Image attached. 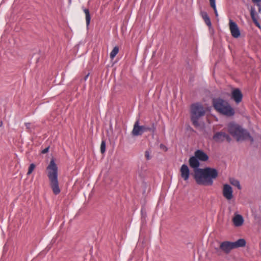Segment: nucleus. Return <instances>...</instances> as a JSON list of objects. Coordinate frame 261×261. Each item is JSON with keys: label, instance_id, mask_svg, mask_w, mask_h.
I'll list each match as a JSON object with an SVG mask.
<instances>
[{"label": "nucleus", "instance_id": "obj_29", "mask_svg": "<svg viewBox=\"0 0 261 261\" xmlns=\"http://www.w3.org/2000/svg\"><path fill=\"white\" fill-rule=\"evenodd\" d=\"M25 125L27 128L30 129V126H31V123H25Z\"/></svg>", "mask_w": 261, "mask_h": 261}, {"label": "nucleus", "instance_id": "obj_3", "mask_svg": "<svg viewBox=\"0 0 261 261\" xmlns=\"http://www.w3.org/2000/svg\"><path fill=\"white\" fill-rule=\"evenodd\" d=\"M227 128L229 134L235 138L238 141L247 139H250L251 141L253 140L247 130L234 122L229 123L227 125Z\"/></svg>", "mask_w": 261, "mask_h": 261}, {"label": "nucleus", "instance_id": "obj_22", "mask_svg": "<svg viewBox=\"0 0 261 261\" xmlns=\"http://www.w3.org/2000/svg\"><path fill=\"white\" fill-rule=\"evenodd\" d=\"M100 151L103 153L106 151V142L105 141H102L100 145Z\"/></svg>", "mask_w": 261, "mask_h": 261}, {"label": "nucleus", "instance_id": "obj_17", "mask_svg": "<svg viewBox=\"0 0 261 261\" xmlns=\"http://www.w3.org/2000/svg\"><path fill=\"white\" fill-rule=\"evenodd\" d=\"M202 16L205 23L209 27L211 26L212 23L207 13L205 12L202 13Z\"/></svg>", "mask_w": 261, "mask_h": 261}, {"label": "nucleus", "instance_id": "obj_1", "mask_svg": "<svg viewBox=\"0 0 261 261\" xmlns=\"http://www.w3.org/2000/svg\"><path fill=\"white\" fill-rule=\"evenodd\" d=\"M218 175V172L216 169L206 167L198 170L194 174V179L199 185L212 186Z\"/></svg>", "mask_w": 261, "mask_h": 261}, {"label": "nucleus", "instance_id": "obj_23", "mask_svg": "<svg viewBox=\"0 0 261 261\" xmlns=\"http://www.w3.org/2000/svg\"><path fill=\"white\" fill-rule=\"evenodd\" d=\"M35 168V164H31L30 166H29V170H28V173H27V174L28 175H30L31 174L32 172L33 171V170H34Z\"/></svg>", "mask_w": 261, "mask_h": 261}, {"label": "nucleus", "instance_id": "obj_19", "mask_svg": "<svg viewBox=\"0 0 261 261\" xmlns=\"http://www.w3.org/2000/svg\"><path fill=\"white\" fill-rule=\"evenodd\" d=\"M84 12L86 15V24L87 26H88L90 24V20H91L90 13H89V10L87 9H84Z\"/></svg>", "mask_w": 261, "mask_h": 261}, {"label": "nucleus", "instance_id": "obj_15", "mask_svg": "<svg viewBox=\"0 0 261 261\" xmlns=\"http://www.w3.org/2000/svg\"><path fill=\"white\" fill-rule=\"evenodd\" d=\"M225 133L218 132L213 136V139L217 142H222L225 140Z\"/></svg>", "mask_w": 261, "mask_h": 261}, {"label": "nucleus", "instance_id": "obj_24", "mask_svg": "<svg viewBox=\"0 0 261 261\" xmlns=\"http://www.w3.org/2000/svg\"><path fill=\"white\" fill-rule=\"evenodd\" d=\"M250 15H251V17L252 20L255 21V20L256 19L255 17L254 10L253 9H251V12H250Z\"/></svg>", "mask_w": 261, "mask_h": 261}, {"label": "nucleus", "instance_id": "obj_2", "mask_svg": "<svg viewBox=\"0 0 261 261\" xmlns=\"http://www.w3.org/2000/svg\"><path fill=\"white\" fill-rule=\"evenodd\" d=\"M47 176L49 185L55 195L59 194L60 192L58 181V169L54 159H51L46 168Z\"/></svg>", "mask_w": 261, "mask_h": 261}, {"label": "nucleus", "instance_id": "obj_16", "mask_svg": "<svg viewBox=\"0 0 261 261\" xmlns=\"http://www.w3.org/2000/svg\"><path fill=\"white\" fill-rule=\"evenodd\" d=\"M234 248L244 247L246 245V241L244 239H240L237 241L232 242Z\"/></svg>", "mask_w": 261, "mask_h": 261}, {"label": "nucleus", "instance_id": "obj_12", "mask_svg": "<svg viewBox=\"0 0 261 261\" xmlns=\"http://www.w3.org/2000/svg\"><path fill=\"white\" fill-rule=\"evenodd\" d=\"M231 95V98L237 103H239L242 101L243 95L239 89H233L232 91Z\"/></svg>", "mask_w": 261, "mask_h": 261}, {"label": "nucleus", "instance_id": "obj_28", "mask_svg": "<svg viewBox=\"0 0 261 261\" xmlns=\"http://www.w3.org/2000/svg\"><path fill=\"white\" fill-rule=\"evenodd\" d=\"M48 150H49V147H46V148H44V149H43L42 150L41 152L43 154H45L48 151Z\"/></svg>", "mask_w": 261, "mask_h": 261}, {"label": "nucleus", "instance_id": "obj_26", "mask_svg": "<svg viewBox=\"0 0 261 261\" xmlns=\"http://www.w3.org/2000/svg\"><path fill=\"white\" fill-rule=\"evenodd\" d=\"M252 2L254 3H256L257 6L258 7H260V5L261 4V0H252Z\"/></svg>", "mask_w": 261, "mask_h": 261}, {"label": "nucleus", "instance_id": "obj_18", "mask_svg": "<svg viewBox=\"0 0 261 261\" xmlns=\"http://www.w3.org/2000/svg\"><path fill=\"white\" fill-rule=\"evenodd\" d=\"M230 183L234 186L237 187L239 189H241V187L240 184V182L238 180L236 179L233 178H231L229 179Z\"/></svg>", "mask_w": 261, "mask_h": 261}, {"label": "nucleus", "instance_id": "obj_4", "mask_svg": "<svg viewBox=\"0 0 261 261\" xmlns=\"http://www.w3.org/2000/svg\"><path fill=\"white\" fill-rule=\"evenodd\" d=\"M213 105L215 109L220 114L231 117L234 115V110L228 103V102L220 99L216 98L213 99Z\"/></svg>", "mask_w": 261, "mask_h": 261}, {"label": "nucleus", "instance_id": "obj_14", "mask_svg": "<svg viewBox=\"0 0 261 261\" xmlns=\"http://www.w3.org/2000/svg\"><path fill=\"white\" fill-rule=\"evenodd\" d=\"M232 221L235 226L239 227L243 224L244 219L241 215L238 214L233 218Z\"/></svg>", "mask_w": 261, "mask_h": 261}, {"label": "nucleus", "instance_id": "obj_8", "mask_svg": "<svg viewBox=\"0 0 261 261\" xmlns=\"http://www.w3.org/2000/svg\"><path fill=\"white\" fill-rule=\"evenodd\" d=\"M222 194L227 200H230L233 198V190L232 187L228 184H224L223 186Z\"/></svg>", "mask_w": 261, "mask_h": 261}, {"label": "nucleus", "instance_id": "obj_10", "mask_svg": "<svg viewBox=\"0 0 261 261\" xmlns=\"http://www.w3.org/2000/svg\"><path fill=\"white\" fill-rule=\"evenodd\" d=\"M189 163L190 167L193 169L194 174L198 170L201 169L199 168L200 163L199 160L194 155L190 158Z\"/></svg>", "mask_w": 261, "mask_h": 261}, {"label": "nucleus", "instance_id": "obj_27", "mask_svg": "<svg viewBox=\"0 0 261 261\" xmlns=\"http://www.w3.org/2000/svg\"><path fill=\"white\" fill-rule=\"evenodd\" d=\"M225 139L228 142H230L231 141V138L230 136L226 134V133L225 135Z\"/></svg>", "mask_w": 261, "mask_h": 261}, {"label": "nucleus", "instance_id": "obj_11", "mask_svg": "<svg viewBox=\"0 0 261 261\" xmlns=\"http://www.w3.org/2000/svg\"><path fill=\"white\" fill-rule=\"evenodd\" d=\"M180 176L184 180L187 181L190 176V169L186 164L181 165L180 168Z\"/></svg>", "mask_w": 261, "mask_h": 261}, {"label": "nucleus", "instance_id": "obj_30", "mask_svg": "<svg viewBox=\"0 0 261 261\" xmlns=\"http://www.w3.org/2000/svg\"><path fill=\"white\" fill-rule=\"evenodd\" d=\"M253 21L255 23V24H256V26L260 28L259 23H258V22L257 21V20L256 19H255V21Z\"/></svg>", "mask_w": 261, "mask_h": 261}, {"label": "nucleus", "instance_id": "obj_20", "mask_svg": "<svg viewBox=\"0 0 261 261\" xmlns=\"http://www.w3.org/2000/svg\"><path fill=\"white\" fill-rule=\"evenodd\" d=\"M211 6L213 8L214 11V13L216 17H218V13L216 8V1L215 0H209Z\"/></svg>", "mask_w": 261, "mask_h": 261}, {"label": "nucleus", "instance_id": "obj_9", "mask_svg": "<svg viewBox=\"0 0 261 261\" xmlns=\"http://www.w3.org/2000/svg\"><path fill=\"white\" fill-rule=\"evenodd\" d=\"M220 249L226 254H228L234 248L232 242L224 241L220 244Z\"/></svg>", "mask_w": 261, "mask_h": 261}, {"label": "nucleus", "instance_id": "obj_13", "mask_svg": "<svg viewBox=\"0 0 261 261\" xmlns=\"http://www.w3.org/2000/svg\"><path fill=\"white\" fill-rule=\"evenodd\" d=\"M199 161H206L208 159V155L201 150H197L194 152V155Z\"/></svg>", "mask_w": 261, "mask_h": 261}, {"label": "nucleus", "instance_id": "obj_25", "mask_svg": "<svg viewBox=\"0 0 261 261\" xmlns=\"http://www.w3.org/2000/svg\"><path fill=\"white\" fill-rule=\"evenodd\" d=\"M150 153L148 150H146L145 152V156L147 160H149L151 159Z\"/></svg>", "mask_w": 261, "mask_h": 261}, {"label": "nucleus", "instance_id": "obj_21", "mask_svg": "<svg viewBox=\"0 0 261 261\" xmlns=\"http://www.w3.org/2000/svg\"><path fill=\"white\" fill-rule=\"evenodd\" d=\"M119 52V48L115 46L110 53V56L111 59H113Z\"/></svg>", "mask_w": 261, "mask_h": 261}, {"label": "nucleus", "instance_id": "obj_31", "mask_svg": "<svg viewBox=\"0 0 261 261\" xmlns=\"http://www.w3.org/2000/svg\"><path fill=\"white\" fill-rule=\"evenodd\" d=\"M258 11L261 13V4L260 5V7H258Z\"/></svg>", "mask_w": 261, "mask_h": 261}, {"label": "nucleus", "instance_id": "obj_5", "mask_svg": "<svg viewBox=\"0 0 261 261\" xmlns=\"http://www.w3.org/2000/svg\"><path fill=\"white\" fill-rule=\"evenodd\" d=\"M205 110L200 103H195L191 107V119L193 124L195 127L200 125V118L205 115Z\"/></svg>", "mask_w": 261, "mask_h": 261}, {"label": "nucleus", "instance_id": "obj_6", "mask_svg": "<svg viewBox=\"0 0 261 261\" xmlns=\"http://www.w3.org/2000/svg\"><path fill=\"white\" fill-rule=\"evenodd\" d=\"M155 130V127L153 124L151 126L147 125H140L139 120H137L134 123L133 129L132 131V135L133 136H138L142 135L144 132H150L154 133Z\"/></svg>", "mask_w": 261, "mask_h": 261}, {"label": "nucleus", "instance_id": "obj_7", "mask_svg": "<svg viewBox=\"0 0 261 261\" xmlns=\"http://www.w3.org/2000/svg\"><path fill=\"white\" fill-rule=\"evenodd\" d=\"M229 27L232 37L238 38L240 36V31L237 24L230 19L229 20Z\"/></svg>", "mask_w": 261, "mask_h": 261}]
</instances>
